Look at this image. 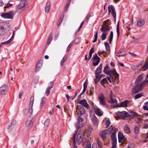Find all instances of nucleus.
<instances>
[{"mask_svg": "<svg viewBox=\"0 0 148 148\" xmlns=\"http://www.w3.org/2000/svg\"><path fill=\"white\" fill-rule=\"evenodd\" d=\"M118 130L117 128L111 126L107 130H104L100 133V136L102 138L103 140H104L106 138V136L107 134L108 133L110 134L112 132L111 139L112 142V146L111 148H116V134Z\"/></svg>", "mask_w": 148, "mask_h": 148, "instance_id": "1", "label": "nucleus"}, {"mask_svg": "<svg viewBox=\"0 0 148 148\" xmlns=\"http://www.w3.org/2000/svg\"><path fill=\"white\" fill-rule=\"evenodd\" d=\"M76 135V134L74 135L72 139L73 143L74 144L76 143V142L78 144L82 142L84 145V146L85 145L86 146L85 148H91V144L89 140L86 138H84L83 137L84 135H82V134H78L76 139H75Z\"/></svg>", "mask_w": 148, "mask_h": 148, "instance_id": "2", "label": "nucleus"}, {"mask_svg": "<svg viewBox=\"0 0 148 148\" xmlns=\"http://www.w3.org/2000/svg\"><path fill=\"white\" fill-rule=\"evenodd\" d=\"M77 122L75 123V126L78 129H81L86 124V116L83 115L79 116L77 119Z\"/></svg>", "mask_w": 148, "mask_h": 148, "instance_id": "3", "label": "nucleus"}, {"mask_svg": "<svg viewBox=\"0 0 148 148\" xmlns=\"http://www.w3.org/2000/svg\"><path fill=\"white\" fill-rule=\"evenodd\" d=\"M109 65L107 64L103 70L104 72L108 75H109L111 78L112 79V82H113V77L112 75V74H113V76L115 77V79H117L119 77V74L117 73L115 69L113 70H109L108 69Z\"/></svg>", "mask_w": 148, "mask_h": 148, "instance_id": "4", "label": "nucleus"}, {"mask_svg": "<svg viewBox=\"0 0 148 148\" xmlns=\"http://www.w3.org/2000/svg\"><path fill=\"white\" fill-rule=\"evenodd\" d=\"M27 4V2L24 0L21 1L20 3L18 5L16 8V12L20 13L24 10V8Z\"/></svg>", "mask_w": 148, "mask_h": 148, "instance_id": "5", "label": "nucleus"}, {"mask_svg": "<svg viewBox=\"0 0 148 148\" xmlns=\"http://www.w3.org/2000/svg\"><path fill=\"white\" fill-rule=\"evenodd\" d=\"M116 115L122 119H125L128 117L130 114L127 112L123 111L121 112L118 111L116 113Z\"/></svg>", "mask_w": 148, "mask_h": 148, "instance_id": "6", "label": "nucleus"}, {"mask_svg": "<svg viewBox=\"0 0 148 148\" xmlns=\"http://www.w3.org/2000/svg\"><path fill=\"white\" fill-rule=\"evenodd\" d=\"M76 111L77 112V114L79 115V116H81V115L86 116V115L85 114V109L81 105H78L77 106Z\"/></svg>", "mask_w": 148, "mask_h": 148, "instance_id": "7", "label": "nucleus"}, {"mask_svg": "<svg viewBox=\"0 0 148 148\" xmlns=\"http://www.w3.org/2000/svg\"><path fill=\"white\" fill-rule=\"evenodd\" d=\"M144 82H142L140 84H137L135 86L133 89V93L135 94L141 91L142 89L141 87L144 86Z\"/></svg>", "mask_w": 148, "mask_h": 148, "instance_id": "8", "label": "nucleus"}, {"mask_svg": "<svg viewBox=\"0 0 148 148\" xmlns=\"http://www.w3.org/2000/svg\"><path fill=\"white\" fill-rule=\"evenodd\" d=\"M14 13L13 11H10L7 13H3L1 14V16L5 18H12L13 17Z\"/></svg>", "mask_w": 148, "mask_h": 148, "instance_id": "9", "label": "nucleus"}, {"mask_svg": "<svg viewBox=\"0 0 148 148\" xmlns=\"http://www.w3.org/2000/svg\"><path fill=\"white\" fill-rule=\"evenodd\" d=\"M110 29L109 26L106 24V21L103 22V24L101 25V28L100 30L103 33H108L107 32Z\"/></svg>", "mask_w": 148, "mask_h": 148, "instance_id": "10", "label": "nucleus"}, {"mask_svg": "<svg viewBox=\"0 0 148 148\" xmlns=\"http://www.w3.org/2000/svg\"><path fill=\"white\" fill-rule=\"evenodd\" d=\"M108 10L109 13H111L114 20H115L116 14L114 7L112 5H109L108 7Z\"/></svg>", "mask_w": 148, "mask_h": 148, "instance_id": "11", "label": "nucleus"}, {"mask_svg": "<svg viewBox=\"0 0 148 148\" xmlns=\"http://www.w3.org/2000/svg\"><path fill=\"white\" fill-rule=\"evenodd\" d=\"M8 90V86L6 85H3L0 87V94L4 95L7 93Z\"/></svg>", "mask_w": 148, "mask_h": 148, "instance_id": "12", "label": "nucleus"}, {"mask_svg": "<svg viewBox=\"0 0 148 148\" xmlns=\"http://www.w3.org/2000/svg\"><path fill=\"white\" fill-rule=\"evenodd\" d=\"M102 66V64H101L95 71V77L97 78H99V74L101 73Z\"/></svg>", "mask_w": 148, "mask_h": 148, "instance_id": "13", "label": "nucleus"}, {"mask_svg": "<svg viewBox=\"0 0 148 148\" xmlns=\"http://www.w3.org/2000/svg\"><path fill=\"white\" fill-rule=\"evenodd\" d=\"M42 62L41 60H40L37 62L35 70V72H37L40 70L42 66Z\"/></svg>", "mask_w": 148, "mask_h": 148, "instance_id": "14", "label": "nucleus"}, {"mask_svg": "<svg viewBox=\"0 0 148 148\" xmlns=\"http://www.w3.org/2000/svg\"><path fill=\"white\" fill-rule=\"evenodd\" d=\"M77 103L82 105L83 106L87 109L89 108V105L87 103L86 100L85 99H83L80 100Z\"/></svg>", "mask_w": 148, "mask_h": 148, "instance_id": "15", "label": "nucleus"}, {"mask_svg": "<svg viewBox=\"0 0 148 148\" xmlns=\"http://www.w3.org/2000/svg\"><path fill=\"white\" fill-rule=\"evenodd\" d=\"M105 97L104 95L102 94L99 96V102L101 105L103 106L106 105V101L104 100Z\"/></svg>", "mask_w": 148, "mask_h": 148, "instance_id": "16", "label": "nucleus"}, {"mask_svg": "<svg viewBox=\"0 0 148 148\" xmlns=\"http://www.w3.org/2000/svg\"><path fill=\"white\" fill-rule=\"evenodd\" d=\"M91 119L93 124L95 125H97L98 123V120L95 114L91 116Z\"/></svg>", "mask_w": 148, "mask_h": 148, "instance_id": "17", "label": "nucleus"}, {"mask_svg": "<svg viewBox=\"0 0 148 148\" xmlns=\"http://www.w3.org/2000/svg\"><path fill=\"white\" fill-rule=\"evenodd\" d=\"M32 118L31 117H29L26 123V126L27 127H30L32 126L33 122L32 121Z\"/></svg>", "mask_w": 148, "mask_h": 148, "instance_id": "18", "label": "nucleus"}, {"mask_svg": "<svg viewBox=\"0 0 148 148\" xmlns=\"http://www.w3.org/2000/svg\"><path fill=\"white\" fill-rule=\"evenodd\" d=\"M110 100L109 101V102L110 103H113L115 104L117 103V101L116 99L114 98H112L113 95V93L112 91H111L110 92Z\"/></svg>", "mask_w": 148, "mask_h": 148, "instance_id": "19", "label": "nucleus"}, {"mask_svg": "<svg viewBox=\"0 0 148 148\" xmlns=\"http://www.w3.org/2000/svg\"><path fill=\"white\" fill-rule=\"evenodd\" d=\"M15 121L14 120H12L11 121V122L9 125V127H8V129L9 131H10L14 127L15 124Z\"/></svg>", "mask_w": 148, "mask_h": 148, "instance_id": "20", "label": "nucleus"}, {"mask_svg": "<svg viewBox=\"0 0 148 148\" xmlns=\"http://www.w3.org/2000/svg\"><path fill=\"white\" fill-rule=\"evenodd\" d=\"M92 59H93L94 62H93V65L95 66L98 65L100 61V58L99 57L97 58H92Z\"/></svg>", "mask_w": 148, "mask_h": 148, "instance_id": "21", "label": "nucleus"}, {"mask_svg": "<svg viewBox=\"0 0 148 148\" xmlns=\"http://www.w3.org/2000/svg\"><path fill=\"white\" fill-rule=\"evenodd\" d=\"M5 34L4 27L3 26V24L0 23V35H2Z\"/></svg>", "mask_w": 148, "mask_h": 148, "instance_id": "22", "label": "nucleus"}, {"mask_svg": "<svg viewBox=\"0 0 148 148\" xmlns=\"http://www.w3.org/2000/svg\"><path fill=\"white\" fill-rule=\"evenodd\" d=\"M138 116L137 113L132 111L130 113V114L128 117H130V119L131 120L133 119L134 117L137 116Z\"/></svg>", "mask_w": 148, "mask_h": 148, "instance_id": "23", "label": "nucleus"}, {"mask_svg": "<svg viewBox=\"0 0 148 148\" xmlns=\"http://www.w3.org/2000/svg\"><path fill=\"white\" fill-rule=\"evenodd\" d=\"M125 54V51L123 49H120L118 53H117V56L118 57L123 56Z\"/></svg>", "mask_w": 148, "mask_h": 148, "instance_id": "24", "label": "nucleus"}, {"mask_svg": "<svg viewBox=\"0 0 148 148\" xmlns=\"http://www.w3.org/2000/svg\"><path fill=\"white\" fill-rule=\"evenodd\" d=\"M145 23V22L143 19L140 18L137 23L136 25L138 26H140L143 25Z\"/></svg>", "mask_w": 148, "mask_h": 148, "instance_id": "25", "label": "nucleus"}, {"mask_svg": "<svg viewBox=\"0 0 148 148\" xmlns=\"http://www.w3.org/2000/svg\"><path fill=\"white\" fill-rule=\"evenodd\" d=\"M50 5L51 3L49 1L47 3L45 10V12L47 13L49 12V9L50 8Z\"/></svg>", "mask_w": 148, "mask_h": 148, "instance_id": "26", "label": "nucleus"}, {"mask_svg": "<svg viewBox=\"0 0 148 148\" xmlns=\"http://www.w3.org/2000/svg\"><path fill=\"white\" fill-rule=\"evenodd\" d=\"M118 139H119V143L121 142V141L124 139V138L125 137L123 135V134L121 133H119L118 134Z\"/></svg>", "mask_w": 148, "mask_h": 148, "instance_id": "27", "label": "nucleus"}, {"mask_svg": "<svg viewBox=\"0 0 148 148\" xmlns=\"http://www.w3.org/2000/svg\"><path fill=\"white\" fill-rule=\"evenodd\" d=\"M128 102L127 100H126L124 101L121 102L120 106L123 107H127V103Z\"/></svg>", "mask_w": 148, "mask_h": 148, "instance_id": "28", "label": "nucleus"}, {"mask_svg": "<svg viewBox=\"0 0 148 148\" xmlns=\"http://www.w3.org/2000/svg\"><path fill=\"white\" fill-rule=\"evenodd\" d=\"M46 100V98L45 97H43L41 98V101L40 104L41 107L42 108L44 105L45 104Z\"/></svg>", "mask_w": 148, "mask_h": 148, "instance_id": "29", "label": "nucleus"}, {"mask_svg": "<svg viewBox=\"0 0 148 148\" xmlns=\"http://www.w3.org/2000/svg\"><path fill=\"white\" fill-rule=\"evenodd\" d=\"M143 79V75H139L136 79L135 83L137 84L140 82Z\"/></svg>", "mask_w": 148, "mask_h": 148, "instance_id": "30", "label": "nucleus"}, {"mask_svg": "<svg viewBox=\"0 0 148 148\" xmlns=\"http://www.w3.org/2000/svg\"><path fill=\"white\" fill-rule=\"evenodd\" d=\"M100 83L101 85L104 87V84L105 83H106L107 84H108V81L106 78L103 79L101 81Z\"/></svg>", "mask_w": 148, "mask_h": 148, "instance_id": "31", "label": "nucleus"}, {"mask_svg": "<svg viewBox=\"0 0 148 148\" xmlns=\"http://www.w3.org/2000/svg\"><path fill=\"white\" fill-rule=\"evenodd\" d=\"M95 111L96 114H98L99 116H101L103 114V113L102 112L99 108H97L96 109Z\"/></svg>", "mask_w": 148, "mask_h": 148, "instance_id": "32", "label": "nucleus"}, {"mask_svg": "<svg viewBox=\"0 0 148 148\" xmlns=\"http://www.w3.org/2000/svg\"><path fill=\"white\" fill-rule=\"evenodd\" d=\"M124 130L126 133L127 134L131 132V130L130 128L127 126H126L124 127Z\"/></svg>", "mask_w": 148, "mask_h": 148, "instance_id": "33", "label": "nucleus"}, {"mask_svg": "<svg viewBox=\"0 0 148 148\" xmlns=\"http://www.w3.org/2000/svg\"><path fill=\"white\" fill-rule=\"evenodd\" d=\"M52 39V35L51 34H50L49 35V37L48 38L47 42V44L48 45H49Z\"/></svg>", "mask_w": 148, "mask_h": 148, "instance_id": "34", "label": "nucleus"}, {"mask_svg": "<svg viewBox=\"0 0 148 148\" xmlns=\"http://www.w3.org/2000/svg\"><path fill=\"white\" fill-rule=\"evenodd\" d=\"M108 33H103L102 34L101 36V38L102 40H105L106 37Z\"/></svg>", "mask_w": 148, "mask_h": 148, "instance_id": "35", "label": "nucleus"}, {"mask_svg": "<svg viewBox=\"0 0 148 148\" xmlns=\"http://www.w3.org/2000/svg\"><path fill=\"white\" fill-rule=\"evenodd\" d=\"M34 97H32L29 101V106H31V108H32V107L34 103Z\"/></svg>", "mask_w": 148, "mask_h": 148, "instance_id": "36", "label": "nucleus"}, {"mask_svg": "<svg viewBox=\"0 0 148 148\" xmlns=\"http://www.w3.org/2000/svg\"><path fill=\"white\" fill-rule=\"evenodd\" d=\"M116 32L117 33V38L118 39L120 35V32H119V21L118 22V23L117 24V29H116Z\"/></svg>", "mask_w": 148, "mask_h": 148, "instance_id": "37", "label": "nucleus"}, {"mask_svg": "<svg viewBox=\"0 0 148 148\" xmlns=\"http://www.w3.org/2000/svg\"><path fill=\"white\" fill-rule=\"evenodd\" d=\"M139 125H136L135 127V128H134V132L136 134H138L139 132Z\"/></svg>", "mask_w": 148, "mask_h": 148, "instance_id": "38", "label": "nucleus"}, {"mask_svg": "<svg viewBox=\"0 0 148 148\" xmlns=\"http://www.w3.org/2000/svg\"><path fill=\"white\" fill-rule=\"evenodd\" d=\"M105 45L106 50L108 51H109L110 49V46L109 45L108 43L106 42H105Z\"/></svg>", "mask_w": 148, "mask_h": 148, "instance_id": "39", "label": "nucleus"}, {"mask_svg": "<svg viewBox=\"0 0 148 148\" xmlns=\"http://www.w3.org/2000/svg\"><path fill=\"white\" fill-rule=\"evenodd\" d=\"M63 19V17H62V16H60V18L58 20V22H57V26H58L60 25L61 23H62V21Z\"/></svg>", "mask_w": 148, "mask_h": 148, "instance_id": "40", "label": "nucleus"}, {"mask_svg": "<svg viewBox=\"0 0 148 148\" xmlns=\"http://www.w3.org/2000/svg\"><path fill=\"white\" fill-rule=\"evenodd\" d=\"M143 96L142 93H140L136 95L135 96L134 98L135 99H136L140 98Z\"/></svg>", "mask_w": 148, "mask_h": 148, "instance_id": "41", "label": "nucleus"}, {"mask_svg": "<svg viewBox=\"0 0 148 148\" xmlns=\"http://www.w3.org/2000/svg\"><path fill=\"white\" fill-rule=\"evenodd\" d=\"M49 122L50 119L49 118L47 119L46 121H45V125L47 127L49 124Z\"/></svg>", "mask_w": 148, "mask_h": 148, "instance_id": "42", "label": "nucleus"}, {"mask_svg": "<svg viewBox=\"0 0 148 148\" xmlns=\"http://www.w3.org/2000/svg\"><path fill=\"white\" fill-rule=\"evenodd\" d=\"M66 57L65 56L64 57L60 62V64L61 66L63 64L64 62L66 60Z\"/></svg>", "mask_w": 148, "mask_h": 148, "instance_id": "43", "label": "nucleus"}, {"mask_svg": "<svg viewBox=\"0 0 148 148\" xmlns=\"http://www.w3.org/2000/svg\"><path fill=\"white\" fill-rule=\"evenodd\" d=\"M73 44V42H71L68 46L66 51L67 52H68L70 49V48L72 46Z\"/></svg>", "mask_w": 148, "mask_h": 148, "instance_id": "44", "label": "nucleus"}, {"mask_svg": "<svg viewBox=\"0 0 148 148\" xmlns=\"http://www.w3.org/2000/svg\"><path fill=\"white\" fill-rule=\"evenodd\" d=\"M50 88H47L46 89L45 94L47 95V96H48L49 94L50 93Z\"/></svg>", "mask_w": 148, "mask_h": 148, "instance_id": "45", "label": "nucleus"}, {"mask_svg": "<svg viewBox=\"0 0 148 148\" xmlns=\"http://www.w3.org/2000/svg\"><path fill=\"white\" fill-rule=\"evenodd\" d=\"M11 41H12V40H11V39H10L9 40H8L6 42H2L1 43V44H6V45L9 44V43H10Z\"/></svg>", "mask_w": 148, "mask_h": 148, "instance_id": "46", "label": "nucleus"}, {"mask_svg": "<svg viewBox=\"0 0 148 148\" xmlns=\"http://www.w3.org/2000/svg\"><path fill=\"white\" fill-rule=\"evenodd\" d=\"M97 144L100 148H101L102 147V144L100 140H97Z\"/></svg>", "mask_w": 148, "mask_h": 148, "instance_id": "47", "label": "nucleus"}, {"mask_svg": "<svg viewBox=\"0 0 148 148\" xmlns=\"http://www.w3.org/2000/svg\"><path fill=\"white\" fill-rule=\"evenodd\" d=\"M91 15L90 14V13H88V14L87 15V16H86V18L85 21L86 22H88L89 20V18L90 16Z\"/></svg>", "mask_w": 148, "mask_h": 148, "instance_id": "48", "label": "nucleus"}, {"mask_svg": "<svg viewBox=\"0 0 148 148\" xmlns=\"http://www.w3.org/2000/svg\"><path fill=\"white\" fill-rule=\"evenodd\" d=\"M79 39L78 38H77L75 39V40L73 41L72 42H73V44H77L79 43Z\"/></svg>", "mask_w": 148, "mask_h": 148, "instance_id": "49", "label": "nucleus"}, {"mask_svg": "<svg viewBox=\"0 0 148 148\" xmlns=\"http://www.w3.org/2000/svg\"><path fill=\"white\" fill-rule=\"evenodd\" d=\"M6 6L4 7L5 8H6L8 7H10L12 5V4L8 3L6 4Z\"/></svg>", "mask_w": 148, "mask_h": 148, "instance_id": "50", "label": "nucleus"}, {"mask_svg": "<svg viewBox=\"0 0 148 148\" xmlns=\"http://www.w3.org/2000/svg\"><path fill=\"white\" fill-rule=\"evenodd\" d=\"M138 120L136 121L137 123L139 124H140L141 123H142V121L143 120V119L141 118H138Z\"/></svg>", "mask_w": 148, "mask_h": 148, "instance_id": "51", "label": "nucleus"}, {"mask_svg": "<svg viewBox=\"0 0 148 148\" xmlns=\"http://www.w3.org/2000/svg\"><path fill=\"white\" fill-rule=\"evenodd\" d=\"M54 85V83L51 82L49 83V86L48 88H50V89H51L53 86Z\"/></svg>", "mask_w": 148, "mask_h": 148, "instance_id": "52", "label": "nucleus"}, {"mask_svg": "<svg viewBox=\"0 0 148 148\" xmlns=\"http://www.w3.org/2000/svg\"><path fill=\"white\" fill-rule=\"evenodd\" d=\"M94 47L90 49L89 53L92 54L94 53Z\"/></svg>", "mask_w": 148, "mask_h": 148, "instance_id": "53", "label": "nucleus"}, {"mask_svg": "<svg viewBox=\"0 0 148 148\" xmlns=\"http://www.w3.org/2000/svg\"><path fill=\"white\" fill-rule=\"evenodd\" d=\"M33 110L32 109V108H31V106H29V112L30 114H32L33 113Z\"/></svg>", "mask_w": 148, "mask_h": 148, "instance_id": "54", "label": "nucleus"}, {"mask_svg": "<svg viewBox=\"0 0 148 148\" xmlns=\"http://www.w3.org/2000/svg\"><path fill=\"white\" fill-rule=\"evenodd\" d=\"M87 83L85 82L84 84V88L86 89L87 87Z\"/></svg>", "mask_w": 148, "mask_h": 148, "instance_id": "55", "label": "nucleus"}, {"mask_svg": "<svg viewBox=\"0 0 148 148\" xmlns=\"http://www.w3.org/2000/svg\"><path fill=\"white\" fill-rule=\"evenodd\" d=\"M69 6L67 5L66 4L65 5V9H64V11L65 12H66L67 11L69 7Z\"/></svg>", "mask_w": 148, "mask_h": 148, "instance_id": "56", "label": "nucleus"}, {"mask_svg": "<svg viewBox=\"0 0 148 148\" xmlns=\"http://www.w3.org/2000/svg\"><path fill=\"white\" fill-rule=\"evenodd\" d=\"M133 144H129L128 146V148H134V147L133 146Z\"/></svg>", "mask_w": 148, "mask_h": 148, "instance_id": "57", "label": "nucleus"}, {"mask_svg": "<svg viewBox=\"0 0 148 148\" xmlns=\"http://www.w3.org/2000/svg\"><path fill=\"white\" fill-rule=\"evenodd\" d=\"M143 108L145 110H148V107L147 106H143Z\"/></svg>", "mask_w": 148, "mask_h": 148, "instance_id": "58", "label": "nucleus"}, {"mask_svg": "<svg viewBox=\"0 0 148 148\" xmlns=\"http://www.w3.org/2000/svg\"><path fill=\"white\" fill-rule=\"evenodd\" d=\"M110 123L109 121H107L106 122V125L107 126V127H109L110 125Z\"/></svg>", "mask_w": 148, "mask_h": 148, "instance_id": "59", "label": "nucleus"}, {"mask_svg": "<svg viewBox=\"0 0 148 148\" xmlns=\"http://www.w3.org/2000/svg\"><path fill=\"white\" fill-rule=\"evenodd\" d=\"M23 92H20V93L19 94V97H18V98L19 99H20L21 97L23 95Z\"/></svg>", "mask_w": 148, "mask_h": 148, "instance_id": "60", "label": "nucleus"}, {"mask_svg": "<svg viewBox=\"0 0 148 148\" xmlns=\"http://www.w3.org/2000/svg\"><path fill=\"white\" fill-rule=\"evenodd\" d=\"M91 133L90 132H88L87 133H86V135L88 137H89L91 135Z\"/></svg>", "mask_w": 148, "mask_h": 148, "instance_id": "61", "label": "nucleus"}, {"mask_svg": "<svg viewBox=\"0 0 148 148\" xmlns=\"http://www.w3.org/2000/svg\"><path fill=\"white\" fill-rule=\"evenodd\" d=\"M58 36H59V34H56L55 35V37L54 38V39L55 40H56L57 39Z\"/></svg>", "mask_w": 148, "mask_h": 148, "instance_id": "62", "label": "nucleus"}, {"mask_svg": "<svg viewBox=\"0 0 148 148\" xmlns=\"http://www.w3.org/2000/svg\"><path fill=\"white\" fill-rule=\"evenodd\" d=\"M71 2V0H68L66 4L69 6Z\"/></svg>", "mask_w": 148, "mask_h": 148, "instance_id": "63", "label": "nucleus"}, {"mask_svg": "<svg viewBox=\"0 0 148 148\" xmlns=\"http://www.w3.org/2000/svg\"><path fill=\"white\" fill-rule=\"evenodd\" d=\"M113 37H110V38L109 40V42L110 44V43H111L112 42V39H113Z\"/></svg>", "mask_w": 148, "mask_h": 148, "instance_id": "64", "label": "nucleus"}]
</instances>
